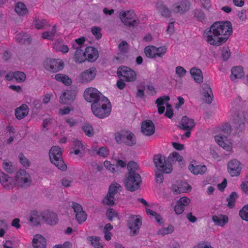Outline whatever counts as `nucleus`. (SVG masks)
I'll return each mask as SVG.
<instances>
[{
  "label": "nucleus",
  "mask_w": 248,
  "mask_h": 248,
  "mask_svg": "<svg viewBox=\"0 0 248 248\" xmlns=\"http://www.w3.org/2000/svg\"><path fill=\"white\" fill-rule=\"evenodd\" d=\"M18 160L20 164L24 167H29L30 163L29 160L24 156L22 153H20L18 155Z\"/></svg>",
  "instance_id": "nucleus-60"
},
{
  "label": "nucleus",
  "mask_w": 248,
  "mask_h": 248,
  "mask_svg": "<svg viewBox=\"0 0 248 248\" xmlns=\"http://www.w3.org/2000/svg\"><path fill=\"white\" fill-rule=\"evenodd\" d=\"M103 203L104 204L112 206L114 204V197L107 193L106 196L103 200Z\"/></svg>",
  "instance_id": "nucleus-58"
},
{
  "label": "nucleus",
  "mask_w": 248,
  "mask_h": 248,
  "mask_svg": "<svg viewBox=\"0 0 248 248\" xmlns=\"http://www.w3.org/2000/svg\"><path fill=\"white\" fill-rule=\"evenodd\" d=\"M84 152V148L82 142L78 140H74L70 152V154H73L74 155L82 156Z\"/></svg>",
  "instance_id": "nucleus-28"
},
{
  "label": "nucleus",
  "mask_w": 248,
  "mask_h": 248,
  "mask_svg": "<svg viewBox=\"0 0 248 248\" xmlns=\"http://www.w3.org/2000/svg\"><path fill=\"white\" fill-rule=\"evenodd\" d=\"M236 132L239 134L244 131L247 127L246 124V116L244 112L238 111L233 116Z\"/></svg>",
  "instance_id": "nucleus-16"
},
{
  "label": "nucleus",
  "mask_w": 248,
  "mask_h": 248,
  "mask_svg": "<svg viewBox=\"0 0 248 248\" xmlns=\"http://www.w3.org/2000/svg\"><path fill=\"white\" fill-rule=\"evenodd\" d=\"M239 215L242 219L248 222V204L242 207L239 211Z\"/></svg>",
  "instance_id": "nucleus-54"
},
{
  "label": "nucleus",
  "mask_w": 248,
  "mask_h": 248,
  "mask_svg": "<svg viewBox=\"0 0 248 248\" xmlns=\"http://www.w3.org/2000/svg\"><path fill=\"white\" fill-rule=\"evenodd\" d=\"M44 66L48 71L57 72L63 69V62L61 59L48 58L44 62Z\"/></svg>",
  "instance_id": "nucleus-15"
},
{
  "label": "nucleus",
  "mask_w": 248,
  "mask_h": 248,
  "mask_svg": "<svg viewBox=\"0 0 248 248\" xmlns=\"http://www.w3.org/2000/svg\"><path fill=\"white\" fill-rule=\"evenodd\" d=\"M15 38L19 42L25 44H29L31 41L30 35L24 32L17 33Z\"/></svg>",
  "instance_id": "nucleus-47"
},
{
  "label": "nucleus",
  "mask_w": 248,
  "mask_h": 248,
  "mask_svg": "<svg viewBox=\"0 0 248 248\" xmlns=\"http://www.w3.org/2000/svg\"><path fill=\"white\" fill-rule=\"evenodd\" d=\"M232 32V25L230 21H216L204 31L203 37L209 45L218 46L228 41Z\"/></svg>",
  "instance_id": "nucleus-1"
},
{
  "label": "nucleus",
  "mask_w": 248,
  "mask_h": 248,
  "mask_svg": "<svg viewBox=\"0 0 248 248\" xmlns=\"http://www.w3.org/2000/svg\"><path fill=\"white\" fill-rule=\"evenodd\" d=\"M188 170L194 175L202 174L207 170L205 165H201L194 159L192 160L188 165Z\"/></svg>",
  "instance_id": "nucleus-23"
},
{
  "label": "nucleus",
  "mask_w": 248,
  "mask_h": 248,
  "mask_svg": "<svg viewBox=\"0 0 248 248\" xmlns=\"http://www.w3.org/2000/svg\"><path fill=\"white\" fill-rule=\"evenodd\" d=\"M127 226L130 230L131 235H136L139 232L141 226V217L137 215H131L127 219Z\"/></svg>",
  "instance_id": "nucleus-14"
},
{
  "label": "nucleus",
  "mask_w": 248,
  "mask_h": 248,
  "mask_svg": "<svg viewBox=\"0 0 248 248\" xmlns=\"http://www.w3.org/2000/svg\"><path fill=\"white\" fill-rule=\"evenodd\" d=\"M242 165L239 161L233 159L230 160L227 165V171L232 177L238 176L242 170Z\"/></svg>",
  "instance_id": "nucleus-19"
},
{
  "label": "nucleus",
  "mask_w": 248,
  "mask_h": 248,
  "mask_svg": "<svg viewBox=\"0 0 248 248\" xmlns=\"http://www.w3.org/2000/svg\"><path fill=\"white\" fill-rule=\"evenodd\" d=\"M53 48L57 51L62 53H66L69 51V48L67 45H64L62 42L57 41L53 43Z\"/></svg>",
  "instance_id": "nucleus-48"
},
{
  "label": "nucleus",
  "mask_w": 248,
  "mask_h": 248,
  "mask_svg": "<svg viewBox=\"0 0 248 248\" xmlns=\"http://www.w3.org/2000/svg\"><path fill=\"white\" fill-rule=\"evenodd\" d=\"M117 74L119 78L126 82H132L137 79L136 72L130 67L125 66L119 67L117 69Z\"/></svg>",
  "instance_id": "nucleus-8"
},
{
  "label": "nucleus",
  "mask_w": 248,
  "mask_h": 248,
  "mask_svg": "<svg viewBox=\"0 0 248 248\" xmlns=\"http://www.w3.org/2000/svg\"><path fill=\"white\" fill-rule=\"evenodd\" d=\"M34 25L37 29H41L47 25L46 20L43 18H36L34 20Z\"/></svg>",
  "instance_id": "nucleus-55"
},
{
  "label": "nucleus",
  "mask_w": 248,
  "mask_h": 248,
  "mask_svg": "<svg viewBox=\"0 0 248 248\" xmlns=\"http://www.w3.org/2000/svg\"><path fill=\"white\" fill-rule=\"evenodd\" d=\"M175 72L177 76L180 78H184L187 73V71L181 66L176 67Z\"/></svg>",
  "instance_id": "nucleus-59"
},
{
  "label": "nucleus",
  "mask_w": 248,
  "mask_h": 248,
  "mask_svg": "<svg viewBox=\"0 0 248 248\" xmlns=\"http://www.w3.org/2000/svg\"><path fill=\"white\" fill-rule=\"evenodd\" d=\"M212 220L216 225L223 227L228 223L229 218L226 215L217 214L213 216Z\"/></svg>",
  "instance_id": "nucleus-29"
},
{
  "label": "nucleus",
  "mask_w": 248,
  "mask_h": 248,
  "mask_svg": "<svg viewBox=\"0 0 248 248\" xmlns=\"http://www.w3.org/2000/svg\"><path fill=\"white\" fill-rule=\"evenodd\" d=\"M104 166L105 168L110 172L115 174L117 173V169H116L114 164H112L110 161L108 160H105L104 162Z\"/></svg>",
  "instance_id": "nucleus-56"
},
{
  "label": "nucleus",
  "mask_w": 248,
  "mask_h": 248,
  "mask_svg": "<svg viewBox=\"0 0 248 248\" xmlns=\"http://www.w3.org/2000/svg\"><path fill=\"white\" fill-rule=\"evenodd\" d=\"M72 207L76 213V217L79 223L84 222L87 219V215L83 211L82 206L76 202H73Z\"/></svg>",
  "instance_id": "nucleus-24"
},
{
  "label": "nucleus",
  "mask_w": 248,
  "mask_h": 248,
  "mask_svg": "<svg viewBox=\"0 0 248 248\" xmlns=\"http://www.w3.org/2000/svg\"><path fill=\"white\" fill-rule=\"evenodd\" d=\"M169 99V96H163L158 98L156 101V103L158 107V113L162 114L164 112L165 107H166L165 116L171 118L173 116V111L171 106L168 103Z\"/></svg>",
  "instance_id": "nucleus-10"
},
{
  "label": "nucleus",
  "mask_w": 248,
  "mask_h": 248,
  "mask_svg": "<svg viewBox=\"0 0 248 248\" xmlns=\"http://www.w3.org/2000/svg\"><path fill=\"white\" fill-rule=\"evenodd\" d=\"M115 140L118 143H124L128 146H132L136 143L134 134L129 131H123L115 134Z\"/></svg>",
  "instance_id": "nucleus-11"
},
{
  "label": "nucleus",
  "mask_w": 248,
  "mask_h": 248,
  "mask_svg": "<svg viewBox=\"0 0 248 248\" xmlns=\"http://www.w3.org/2000/svg\"><path fill=\"white\" fill-rule=\"evenodd\" d=\"M73 47L76 49L74 59L75 61L78 63H82L87 60V57L85 55V50L83 51L80 48L76 46L75 44L72 45Z\"/></svg>",
  "instance_id": "nucleus-32"
},
{
  "label": "nucleus",
  "mask_w": 248,
  "mask_h": 248,
  "mask_svg": "<svg viewBox=\"0 0 248 248\" xmlns=\"http://www.w3.org/2000/svg\"><path fill=\"white\" fill-rule=\"evenodd\" d=\"M201 93L203 96V99L207 103L210 104L212 102L213 94L211 89L208 85L204 84L202 85Z\"/></svg>",
  "instance_id": "nucleus-30"
},
{
  "label": "nucleus",
  "mask_w": 248,
  "mask_h": 248,
  "mask_svg": "<svg viewBox=\"0 0 248 248\" xmlns=\"http://www.w3.org/2000/svg\"><path fill=\"white\" fill-rule=\"evenodd\" d=\"M113 228V226L109 223H108L105 226L103 230V233L104 234V237L107 241H109L111 239L112 234L110 232V231H111Z\"/></svg>",
  "instance_id": "nucleus-50"
},
{
  "label": "nucleus",
  "mask_w": 248,
  "mask_h": 248,
  "mask_svg": "<svg viewBox=\"0 0 248 248\" xmlns=\"http://www.w3.org/2000/svg\"><path fill=\"white\" fill-rule=\"evenodd\" d=\"M43 219L48 224L56 225L58 221L57 215L51 212L46 211L42 213Z\"/></svg>",
  "instance_id": "nucleus-26"
},
{
  "label": "nucleus",
  "mask_w": 248,
  "mask_h": 248,
  "mask_svg": "<svg viewBox=\"0 0 248 248\" xmlns=\"http://www.w3.org/2000/svg\"><path fill=\"white\" fill-rule=\"evenodd\" d=\"M170 190L174 194L186 193L191 190V186L185 181H177L173 183Z\"/></svg>",
  "instance_id": "nucleus-18"
},
{
  "label": "nucleus",
  "mask_w": 248,
  "mask_h": 248,
  "mask_svg": "<svg viewBox=\"0 0 248 248\" xmlns=\"http://www.w3.org/2000/svg\"><path fill=\"white\" fill-rule=\"evenodd\" d=\"M84 99L92 104L97 103L105 96L95 88L89 87L85 89L83 94Z\"/></svg>",
  "instance_id": "nucleus-12"
},
{
  "label": "nucleus",
  "mask_w": 248,
  "mask_h": 248,
  "mask_svg": "<svg viewBox=\"0 0 248 248\" xmlns=\"http://www.w3.org/2000/svg\"><path fill=\"white\" fill-rule=\"evenodd\" d=\"M142 133L146 136L153 135L155 131L154 123L150 120H146L142 122L141 126Z\"/></svg>",
  "instance_id": "nucleus-27"
},
{
  "label": "nucleus",
  "mask_w": 248,
  "mask_h": 248,
  "mask_svg": "<svg viewBox=\"0 0 248 248\" xmlns=\"http://www.w3.org/2000/svg\"><path fill=\"white\" fill-rule=\"evenodd\" d=\"M243 76L244 72L242 66H235L232 69V75L231 76L232 80H233L235 79L241 78Z\"/></svg>",
  "instance_id": "nucleus-40"
},
{
  "label": "nucleus",
  "mask_w": 248,
  "mask_h": 248,
  "mask_svg": "<svg viewBox=\"0 0 248 248\" xmlns=\"http://www.w3.org/2000/svg\"><path fill=\"white\" fill-rule=\"evenodd\" d=\"M154 163L155 167L164 173H169L172 170V166L164 155H156L154 156Z\"/></svg>",
  "instance_id": "nucleus-9"
},
{
  "label": "nucleus",
  "mask_w": 248,
  "mask_h": 248,
  "mask_svg": "<svg viewBox=\"0 0 248 248\" xmlns=\"http://www.w3.org/2000/svg\"><path fill=\"white\" fill-rule=\"evenodd\" d=\"M121 188V186L118 183H113L109 187L108 193L115 196Z\"/></svg>",
  "instance_id": "nucleus-52"
},
{
  "label": "nucleus",
  "mask_w": 248,
  "mask_h": 248,
  "mask_svg": "<svg viewBox=\"0 0 248 248\" xmlns=\"http://www.w3.org/2000/svg\"><path fill=\"white\" fill-rule=\"evenodd\" d=\"M77 92L73 90H64L60 97V102L62 104H70L75 99Z\"/></svg>",
  "instance_id": "nucleus-20"
},
{
  "label": "nucleus",
  "mask_w": 248,
  "mask_h": 248,
  "mask_svg": "<svg viewBox=\"0 0 248 248\" xmlns=\"http://www.w3.org/2000/svg\"><path fill=\"white\" fill-rule=\"evenodd\" d=\"M238 198L237 193L235 192H232L227 198L228 206L230 208L234 207L236 199Z\"/></svg>",
  "instance_id": "nucleus-51"
},
{
  "label": "nucleus",
  "mask_w": 248,
  "mask_h": 248,
  "mask_svg": "<svg viewBox=\"0 0 248 248\" xmlns=\"http://www.w3.org/2000/svg\"><path fill=\"white\" fill-rule=\"evenodd\" d=\"M191 200L186 196L181 197L176 202L174 206V211L177 215H181L185 211L186 207L188 206L190 203Z\"/></svg>",
  "instance_id": "nucleus-21"
},
{
  "label": "nucleus",
  "mask_w": 248,
  "mask_h": 248,
  "mask_svg": "<svg viewBox=\"0 0 248 248\" xmlns=\"http://www.w3.org/2000/svg\"><path fill=\"white\" fill-rule=\"evenodd\" d=\"M56 80L62 82L65 85H70L72 83V80L67 75L62 74H57L54 76Z\"/></svg>",
  "instance_id": "nucleus-43"
},
{
  "label": "nucleus",
  "mask_w": 248,
  "mask_h": 248,
  "mask_svg": "<svg viewBox=\"0 0 248 248\" xmlns=\"http://www.w3.org/2000/svg\"><path fill=\"white\" fill-rule=\"evenodd\" d=\"M91 109L93 114L97 117L103 119L109 115L111 105L109 100L105 97L97 103L92 104Z\"/></svg>",
  "instance_id": "nucleus-2"
},
{
  "label": "nucleus",
  "mask_w": 248,
  "mask_h": 248,
  "mask_svg": "<svg viewBox=\"0 0 248 248\" xmlns=\"http://www.w3.org/2000/svg\"><path fill=\"white\" fill-rule=\"evenodd\" d=\"M96 70L91 67L82 71L78 77V81L81 83H87L92 81L95 77Z\"/></svg>",
  "instance_id": "nucleus-17"
},
{
  "label": "nucleus",
  "mask_w": 248,
  "mask_h": 248,
  "mask_svg": "<svg viewBox=\"0 0 248 248\" xmlns=\"http://www.w3.org/2000/svg\"><path fill=\"white\" fill-rule=\"evenodd\" d=\"M16 186L26 187L30 186L31 180L30 174L24 170H19L16 174Z\"/></svg>",
  "instance_id": "nucleus-13"
},
{
  "label": "nucleus",
  "mask_w": 248,
  "mask_h": 248,
  "mask_svg": "<svg viewBox=\"0 0 248 248\" xmlns=\"http://www.w3.org/2000/svg\"><path fill=\"white\" fill-rule=\"evenodd\" d=\"M15 10L17 14L20 16L27 15L28 12L25 5L22 2H18L16 4Z\"/></svg>",
  "instance_id": "nucleus-44"
},
{
  "label": "nucleus",
  "mask_w": 248,
  "mask_h": 248,
  "mask_svg": "<svg viewBox=\"0 0 248 248\" xmlns=\"http://www.w3.org/2000/svg\"><path fill=\"white\" fill-rule=\"evenodd\" d=\"M193 15L195 18L200 21H203L205 18L204 13L200 9L194 10L193 11Z\"/></svg>",
  "instance_id": "nucleus-57"
},
{
  "label": "nucleus",
  "mask_w": 248,
  "mask_h": 248,
  "mask_svg": "<svg viewBox=\"0 0 248 248\" xmlns=\"http://www.w3.org/2000/svg\"><path fill=\"white\" fill-rule=\"evenodd\" d=\"M138 201L142 203L146 207V212L148 216L152 218H154L158 223H162V217L155 211L148 208L149 207L151 206V205L149 204L144 199L142 198L138 199Z\"/></svg>",
  "instance_id": "nucleus-25"
},
{
  "label": "nucleus",
  "mask_w": 248,
  "mask_h": 248,
  "mask_svg": "<svg viewBox=\"0 0 248 248\" xmlns=\"http://www.w3.org/2000/svg\"><path fill=\"white\" fill-rule=\"evenodd\" d=\"M26 77V75L23 72L18 71L15 72V79L18 82L24 81Z\"/></svg>",
  "instance_id": "nucleus-63"
},
{
  "label": "nucleus",
  "mask_w": 248,
  "mask_h": 248,
  "mask_svg": "<svg viewBox=\"0 0 248 248\" xmlns=\"http://www.w3.org/2000/svg\"><path fill=\"white\" fill-rule=\"evenodd\" d=\"M85 55L87 57V61L90 62H93L98 57V52L94 47L88 46L85 49Z\"/></svg>",
  "instance_id": "nucleus-31"
},
{
  "label": "nucleus",
  "mask_w": 248,
  "mask_h": 248,
  "mask_svg": "<svg viewBox=\"0 0 248 248\" xmlns=\"http://www.w3.org/2000/svg\"><path fill=\"white\" fill-rule=\"evenodd\" d=\"M190 2L188 0H182L175 3L172 7V11L180 14H184L190 8Z\"/></svg>",
  "instance_id": "nucleus-22"
},
{
  "label": "nucleus",
  "mask_w": 248,
  "mask_h": 248,
  "mask_svg": "<svg viewBox=\"0 0 248 248\" xmlns=\"http://www.w3.org/2000/svg\"><path fill=\"white\" fill-rule=\"evenodd\" d=\"M231 126L229 124H225L221 127V133L216 135L215 140L216 142L225 150L227 152H232L233 143L225 135L231 132Z\"/></svg>",
  "instance_id": "nucleus-3"
},
{
  "label": "nucleus",
  "mask_w": 248,
  "mask_h": 248,
  "mask_svg": "<svg viewBox=\"0 0 248 248\" xmlns=\"http://www.w3.org/2000/svg\"><path fill=\"white\" fill-rule=\"evenodd\" d=\"M62 149L59 146H53L49 150V156L50 161L59 169L65 170L66 165L62 159Z\"/></svg>",
  "instance_id": "nucleus-4"
},
{
  "label": "nucleus",
  "mask_w": 248,
  "mask_h": 248,
  "mask_svg": "<svg viewBox=\"0 0 248 248\" xmlns=\"http://www.w3.org/2000/svg\"><path fill=\"white\" fill-rule=\"evenodd\" d=\"M95 152L96 155L103 158L107 157L109 154V150L105 146H102L99 148L92 147L90 151L91 154H93Z\"/></svg>",
  "instance_id": "nucleus-34"
},
{
  "label": "nucleus",
  "mask_w": 248,
  "mask_h": 248,
  "mask_svg": "<svg viewBox=\"0 0 248 248\" xmlns=\"http://www.w3.org/2000/svg\"><path fill=\"white\" fill-rule=\"evenodd\" d=\"M144 52L147 58L155 60L163 58L167 54L168 47L165 45H161L158 46L150 45L144 48Z\"/></svg>",
  "instance_id": "nucleus-5"
},
{
  "label": "nucleus",
  "mask_w": 248,
  "mask_h": 248,
  "mask_svg": "<svg viewBox=\"0 0 248 248\" xmlns=\"http://www.w3.org/2000/svg\"><path fill=\"white\" fill-rule=\"evenodd\" d=\"M156 7L158 12L160 13L162 16L169 17L170 16V11L167 7L163 2H158L156 3Z\"/></svg>",
  "instance_id": "nucleus-41"
},
{
  "label": "nucleus",
  "mask_w": 248,
  "mask_h": 248,
  "mask_svg": "<svg viewBox=\"0 0 248 248\" xmlns=\"http://www.w3.org/2000/svg\"><path fill=\"white\" fill-rule=\"evenodd\" d=\"M32 245L34 248H46V239L41 235L36 234L32 239Z\"/></svg>",
  "instance_id": "nucleus-33"
},
{
  "label": "nucleus",
  "mask_w": 248,
  "mask_h": 248,
  "mask_svg": "<svg viewBox=\"0 0 248 248\" xmlns=\"http://www.w3.org/2000/svg\"><path fill=\"white\" fill-rule=\"evenodd\" d=\"M190 74L195 82L197 83H201L203 80L202 74L201 70L197 68L193 67L190 69Z\"/></svg>",
  "instance_id": "nucleus-38"
},
{
  "label": "nucleus",
  "mask_w": 248,
  "mask_h": 248,
  "mask_svg": "<svg viewBox=\"0 0 248 248\" xmlns=\"http://www.w3.org/2000/svg\"><path fill=\"white\" fill-rule=\"evenodd\" d=\"M195 124L194 120L186 116H184L181 120L182 128L185 130H191Z\"/></svg>",
  "instance_id": "nucleus-35"
},
{
  "label": "nucleus",
  "mask_w": 248,
  "mask_h": 248,
  "mask_svg": "<svg viewBox=\"0 0 248 248\" xmlns=\"http://www.w3.org/2000/svg\"><path fill=\"white\" fill-rule=\"evenodd\" d=\"M112 160L115 163V166L117 169V173L121 169H124L127 165V161L123 159L122 156L114 157L112 158Z\"/></svg>",
  "instance_id": "nucleus-37"
},
{
  "label": "nucleus",
  "mask_w": 248,
  "mask_h": 248,
  "mask_svg": "<svg viewBox=\"0 0 248 248\" xmlns=\"http://www.w3.org/2000/svg\"><path fill=\"white\" fill-rule=\"evenodd\" d=\"M42 219H43L42 213L39 214L38 212L35 211L31 212L29 220L33 224L37 225L39 224Z\"/></svg>",
  "instance_id": "nucleus-46"
},
{
  "label": "nucleus",
  "mask_w": 248,
  "mask_h": 248,
  "mask_svg": "<svg viewBox=\"0 0 248 248\" xmlns=\"http://www.w3.org/2000/svg\"><path fill=\"white\" fill-rule=\"evenodd\" d=\"M83 130L85 134L88 137H92L94 134L93 127L89 124H85L82 127Z\"/></svg>",
  "instance_id": "nucleus-61"
},
{
  "label": "nucleus",
  "mask_w": 248,
  "mask_h": 248,
  "mask_svg": "<svg viewBox=\"0 0 248 248\" xmlns=\"http://www.w3.org/2000/svg\"><path fill=\"white\" fill-rule=\"evenodd\" d=\"M128 47L127 43L125 41L122 42L119 46V49L120 51L118 56L116 57V59L119 60L120 62H122L124 59L125 52H126Z\"/></svg>",
  "instance_id": "nucleus-42"
},
{
  "label": "nucleus",
  "mask_w": 248,
  "mask_h": 248,
  "mask_svg": "<svg viewBox=\"0 0 248 248\" xmlns=\"http://www.w3.org/2000/svg\"><path fill=\"white\" fill-rule=\"evenodd\" d=\"M169 162L170 163L178 162L180 165L184 164L183 157L177 152H173L170 153L168 156Z\"/></svg>",
  "instance_id": "nucleus-39"
},
{
  "label": "nucleus",
  "mask_w": 248,
  "mask_h": 248,
  "mask_svg": "<svg viewBox=\"0 0 248 248\" xmlns=\"http://www.w3.org/2000/svg\"><path fill=\"white\" fill-rule=\"evenodd\" d=\"M3 169L8 173H11L14 170V167L12 163L7 160H4L2 164Z\"/></svg>",
  "instance_id": "nucleus-62"
},
{
  "label": "nucleus",
  "mask_w": 248,
  "mask_h": 248,
  "mask_svg": "<svg viewBox=\"0 0 248 248\" xmlns=\"http://www.w3.org/2000/svg\"><path fill=\"white\" fill-rule=\"evenodd\" d=\"M88 239L95 248H103V245L100 242L99 238L96 236H92L89 237Z\"/></svg>",
  "instance_id": "nucleus-53"
},
{
  "label": "nucleus",
  "mask_w": 248,
  "mask_h": 248,
  "mask_svg": "<svg viewBox=\"0 0 248 248\" xmlns=\"http://www.w3.org/2000/svg\"><path fill=\"white\" fill-rule=\"evenodd\" d=\"M58 36L56 30V26H54L51 31H45L42 33V37L44 39L53 40Z\"/></svg>",
  "instance_id": "nucleus-45"
},
{
  "label": "nucleus",
  "mask_w": 248,
  "mask_h": 248,
  "mask_svg": "<svg viewBox=\"0 0 248 248\" xmlns=\"http://www.w3.org/2000/svg\"><path fill=\"white\" fill-rule=\"evenodd\" d=\"M29 113L28 106L23 104L17 108L15 111V115L17 119L21 120L26 116Z\"/></svg>",
  "instance_id": "nucleus-36"
},
{
  "label": "nucleus",
  "mask_w": 248,
  "mask_h": 248,
  "mask_svg": "<svg viewBox=\"0 0 248 248\" xmlns=\"http://www.w3.org/2000/svg\"><path fill=\"white\" fill-rule=\"evenodd\" d=\"M119 17L122 22L126 26L133 27L139 23L138 17L133 10L121 11Z\"/></svg>",
  "instance_id": "nucleus-7"
},
{
  "label": "nucleus",
  "mask_w": 248,
  "mask_h": 248,
  "mask_svg": "<svg viewBox=\"0 0 248 248\" xmlns=\"http://www.w3.org/2000/svg\"><path fill=\"white\" fill-rule=\"evenodd\" d=\"M106 215L107 218L110 221L118 217V213L111 208L107 210Z\"/></svg>",
  "instance_id": "nucleus-64"
},
{
  "label": "nucleus",
  "mask_w": 248,
  "mask_h": 248,
  "mask_svg": "<svg viewBox=\"0 0 248 248\" xmlns=\"http://www.w3.org/2000/svg\"><path fill=\"white\" fill-rule=\"evenodd\" d=\"M140 182L141 177L138 173L130 172L126 176L124 185L128 190L134 191L139 188Z\"/></svg>",
  "instance_id": "nucleus-6"
},
{
  "label": "nucleus",
  "mask_w": 248,
  "mask_h": 248,
  "mask_svg": "<svg viewBox=\"0 0 248 248\" xmlns=\"http://www.w3.org/2000/svg\"><path fill=\"white\" fill-rule=\"evenodd\" d=\"M174 230V226L172 225H169L167 227L160 229L157 232L158 235L164 236L165 235L170 234Z\"/></svg>",
  "instance_id": "nucleus-49"
}]
</instances>
